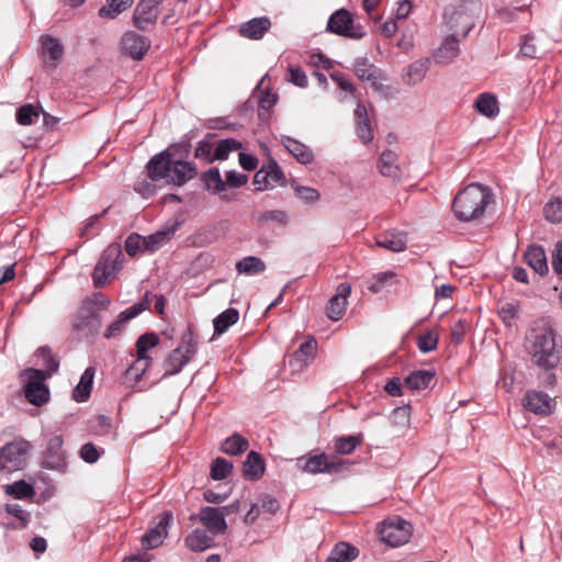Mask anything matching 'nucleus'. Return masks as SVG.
Here are the masks:
<instances>
[{
    "instance_id": "f257e3e1",
    "label": "nucleus",
    "mask_w": 562,
    "mask_h": 562,
    "mask_svg": "<svg viewBox=\"0 0 562 562\" xmlns=\"http://www.w3.org/2000/svg\"><path fill=\"white\" fill-rule=\"evenodd\" d=\"M147 175L153 181L164 180L175 186H183L198 175L194 164L172 159L168 150L155 155L147 164Z\"/></svg>"
},
{
    "instance_id": "f03ea898",
    "label": "nucleus",
    "mask_w": 562,
    "mask_h": 562,
    "mask_svg": "<svg viewBox=\"0 0 562 562\" xmlns=\"http://www.w3.org/2000/svg\"><path fill=\"white\" fill-rule=\"evenodd\" d=\"M527 350L532 362L542 369L559 364L561 350L555 344V334L550 327L532 328L527 336Z\"/></svg>"
},
{
    "instance_id": "7ed1b4c3",
    "label": "nucleus",
    "mask_w": 562,
    "mask_h": 562,
    "mask_svg": "<svg viewBox=\"0 0 562 562\" xmlns=\"http://www.w3.org/2000/svg\"><path fill=\"white\" fill-rule=\"evenodd\" d=\"M491 202L492 194L488 188L471 183L456 195L452 211L458 220L470 222L481 217Z\"/></svg>"
},
{
    "instance_id": "20e7f679",
    "label": "nucleus",
    "mask_w": 562,
    "mask_h": 562,
    "mask_svg": "<svg viewBox=\"0 0 562 562\" xmlns=\"http://www.w3.org/2000/svg\"><path fill=\"white\" fill-rule=\"evenodd\" d=\"M482 3L480 0H464L446 10V23L449 29L465 37L481 16Z\"/></svg>"
},
{
    "instance_id": "39448f33",
    "label": "nucleus",
    "mask_w": 562,
    "mask_h": 562,
    "mask_svg": "<svg viewBox=\"0 0 562 562\" xmlns=\"http://www.w3.org/2000/svg\"><path fill=\"white\" fill-rule=\"evenodd\" d=\"M124 255L121 245H109L94 267L92 273L93 285L95 288H102L109 281L113 280L116 273L122 269Z\"/></svg>"
},
{
    "instance_id": "423d86ee",
    "label": "nucleus",
    "mask_w": 562,
    "mask_h": 562,
    "mask_svg": "<svg viewBox=\"0 0 562 562\" xmlns=\"http://www.w3.org/2000/svg\"><path fill=\"white\" fill-rule=\"evenodd\" d=\"M346 464L347 462L345 460L339 459L335 454H327L325 452L315 456H304L297 460V467L301 471L310 474L338 473Z\"/></svg>"
},
{
    "instance_id": "0eeeda50",
    "label": "nucleus",
    "mask_w": 562,
    "mask_h": 562,
    "mask_svg": "<svg viewBox=\"0 0 562 562\" xmlns=\"http://www.w3.org/2000/svg\"><path fill=\"white\" fill-rule=\"evenodd\" d=\"M26 378L24 385V393L26 400L35 405L42 406L49 400V390L45 384V380L48 379V374L44 373L41 369H26L22 373Z\"/></svg>"
},
{
    "instance_id": "6e6552de",
    "label": "nucleus",
    "mask_w": 562,
    "mask_h": 562,
    "mask_svg": "<svg viewBox=\"0 0 562 562\" xmlns=\"http://www.w3.org/2000/svg\"><path fill=\"white\" fill-rule=\"evenodd\" d=\"M31 445L23 439L14 440L0 449V470L8 473L23 469Z\"/></svg>"
},
{
    "instance_id": "1a4fd4ad",
    "label": "nucleus",
    "mask_w": 562,
    "mask_h": 562,
    "mask_svg": "<svg viewBox=\"0 0 562 562\" xmlns=\"http://www.w3.org/2000/svg\"><path fill=\"white\" fill-rule=\"evenodd\" d=\"M380 540L390 547H398L408 541L412 535V526L400 517L385 519L379 527Z\"/></svg>"
},
{
    "instance_id": "9d476101",
    "label": "nucleus",
    "mask_w": 562,
    "mask_h": 562,
    "mask_svg": "<svg viewBox=\"0 0 562 562\" xmlns=\"http://www.w3.org/2000/svg\"><path fill=\"white\" fill-rule=\"evenodd\" d=\"M327 31L352 40H360L364 36L363 27L360 24H355L352 14L346 9H339L329 16Z\"/></svg>"
},
{
    "instance_id": "9b49d317",
    "label": "nucleus",
    "mask_w": 562,
    "mask_h": 562,
    "mask_svg": "<svg viewBox=\"0 0 562 562\" xmlns=\"http://www.w3.org/2000/svg\"><path fill=\"white\" fill-rule=\"evenodd\" d=\"M172 520L170 512H164L158 516V522L150 528L142 538L143 547L146 549H155L159 547L168 533V527Z\"/></svg>"
},
{
    "instance_id": "f8f14e48",
    "label": "nucleus",
    "mask_w": 562,
    "mask_h": 562,
    "mask_svg": "<svg viewBox=\"0 0 562 562\" xmlns=\"http://www.w3.org/2000/svg\"><path fill=\"white\" fill-rule=\"evenodd\" d=\"M522 403L526 409L542 416L550 415L555 406L554 400L539 391H528Z\"/></svg>"
},
{
    "instance_id": "ddd939ff",
    "label": "nucleus",
    "mask_w": 562,
    "mask_h": 562,
    "mask_svg": "<svg viewBox=\"0 0 562 562\" xmlns=\"http://www.w3.org/2000/svg\"><path fill=\"white\" fill-rule=\"evenodd\" d=\"M159 13V5L140 0L133 12V24L138 30L145 31L156 23Z\"/></svg>"
},
{
    "instance_id": "4468645a",
    "label": "nucleus",
    "mask_w": 562,
    "mask_h": 562,
    "mask_svg": "<svg viewBox=\"0 0 562 562\" xmlns=\"http://www.w3.org/2000/svg\"><path fill=\"white\" fill-rule=\"evenodd\" d=\"M351 293V285L342 282L337 286L336 294L327 304V316L331 321H339L346 312L347 299Z\"/></svg>"
},
{
    "instance_id": "2eb2a0df",
    "label": "nucleus",
    "mask_w": 562,
    "mask_h": 562,
    "mask_svg": "<svg viewBox=\"0 0 562 562\" xmlns=\"http://www.w3.org/2000/svg\"><path fill=\"white\" fill-rule=\"evenodd\" d=\"M200 521L207 528L212 535L224 533L227 525L225 521V513L215 507H203L200 510Z\"/></svg>"
},
{
    "instance_id": "dca6fc26",
    "label": "nucleus",
    "mask_w": 562,
    "mask_h": 562,
    "mask_svg": "<svg viewBox=\"0 0 562 562\" xmlns=\"http://www.w3.org/2000/svg\"><path fill=\"white\" fill-rule=\"evenodd\" d=\"M122 41L125 50L135 60L142 59L150 47V42L146 36L134 32H127Z\"/></svg>"
},
{
    "instance_id": "f3484780",
    "label": "nucleus",
    "mask_w": 562,
    "mask_h": 562,
    "mask_svg": "<svg viewBox=\"0 0 562 562\" xmlns=\"http://www.w3.org/2000/svg\"><path fill=\"white\" fill-rule=\"evenodd\" d=\"M271 27V21L267 16L251 19L239 26L240 36L249 40H261Z\"/></svg>"
},
{
    "instance_id": "a211bd4d",
    "label": "nucleus",
    "mask_w": 562,
    "mask_h": 562,
    "mask_svg": "<svg viewBox=\"0 0 562 562\" xmlns=\"http://www.w3.org/2000/svg\"><path fill=\"white\" fill-rule=\"evenodd\" d=\"M526 263L539 276L548 273V262L544 249L541 246H529L524 255Z\"/></svg>"
},
{
    "instance_id": "6ab92c4d",
    "label": "nucleus",
    "mask_w": 562,
    "mask_h": 562,
    "mask_svg": "<svg viewBox=\"0 0 562 562\" xmlns=\"http://www.w3.org/2000/svg\"><path fill=\"white\" fill-rule=\"evenodd\" d=\"M375 244L381 248L398 252L406 248V237L401 232H385L375 237Z\"/></svg>"
},
{
    "instance_id": "aec40b11",
    "label": "nucleus",
    "mask_w": 562,
    "mask_h": 562,
    "mask_svg": "<svg viewBox=\"0 0 562 562\" xmlns=\"http://www.w3.org/2000/svg\"><path fill=\"white\" fill-rule=\"evenodd\" d=\"M282 144L299 162L303 165H308L314 160L313 151L303 143L292 137L285 136L282 139Z\"/></svg>"
},
{
    "instance_id": "412c9836",
    "label": "nucleus",
    "mask_w": 562,
    "mask_h": 562,
    "mask_svg": "<svg viewBox=\"0 0 562 562\" xmlns=\"http://www.w3.org/2000/svg\"><path fill=\"white\" fill-rule=\"evenodd\" d=\"M64 439L59 435L53 436L46 448L45 463L50 469H57L64 462Z\"/></svg>"
},
{
    "instance_id": "4be33fe9",
    "label": "nucleus",
    "mask_w": 562,
    "mask_h": 562,
    "mask_svg": "<svg viewBox=\"0 0 562 562\" xmlns=\"http://www.w3.org/2000/svg\"><path fill=\"white\" fill-rule=\"evenodd\" d=\"M243 473L247 480L257 481L265 473V462L259 453L250 451L243 464Z\"/></svg>"
},
{
    "instance_id": "5701e85b",
    "label": "nucleus",
    "mask_w": 562,
    "mask_h": 562,
    "mask_svg": "<svg viewBox=\"0 0 562 562\" xmlns=\"http://www.w3.org/2000/svg\"><path fill=\"white\" fill-rule=\"evenodd\" d=\"M379 171L384 177L398 178L401 176V167L398 156L392 150H384L378 162Z\"/></svg>"
},
{
    "instance_id": "b1692460",
    "label": "nucleus",
    "mask_w": 562,
    "mask_h": 562,
    "mask_svg": "<svg viewBox=\"0 0 562 562\" xmlns=\"http://www.w3.org/2000/svg\"><path fill=\"white\" fill-rule=\"evenodd\" d=\"M460 35L452 32L448 35L441 46L437 49L435 58L440 63H447L456 58L459 54L458 43L462 40Z\"/></svg>"
},
{
    "instance_id": "393cba45",
    "label": "nucleus",
    "mask_w": 562,
    "mask_h": 562,
    "mask_svg": "<svg viewBox=\"0 0 562 562\" xmlns=\"http://www.w3.org/2000/svg\"><path fill=\"white\" fill-rule=\"evenodd\" d=\"M355 115L357 117V135L362 143L368 144L373 139V132L368 117L367 108L359 103L355 110Z\"/></svg>"
},
{
    "instance_id": "a878e982",
    "label": "nucleus",
    "mask_w": 562,
    "mask_h": 562,
    "mask_svg": "<svg viewBox=\"0 0 562 562\" xmlns=\"http://www.w3.org/2000/svg\"><path fill=\"white\" fill-rule=\"evenodd\" d=\"M95 370L92 367H89L82 373L79 383L75 387L72 392V397L76 402H86L92 390L93 378Z\"/></svg>"
},
{
    "instance_id": "bb28decb",
    "label": "nucleus",
    "mask_w": 562,
    "mask_h": 562,
    "mask_svg": "<svg viewBox=\"0 0 562 562\" xmlns=\"http://www.w3.org/2000/svg\"><path fill=\"white\" fill-rule=\"evenodd\" d=\"M42 52L52 61L49 65L56 67L57 63L64 55V47L60 42L50 35L41 37Z\"/></svg>"
},
{
    "instance_id": "cd10ccee",
    "label": "nucleus",
    "mask_w": 562,
    "mask_h": 562,
    "mask_svg": "<svg viewBox=\"0 0 562 562\" xmlns=\"http://www.w3.org/2000/svg\"><path fill=\"white\" fill-rule=\"evenodd\" d=\"M190 360V355L183 352L182 348L173 349L165 360V375L179 373Z\"/></svg>"
},
{
    "instance_id": "c85d7f7f",
    "label": "nucleus",
    "mask_w": 562,
    "mask_h": 562,
    "mask_svg": "<svg viewBox=\"0 0 562 562\" xmlns=\"http://www.w3.org/2000/svg\"><path fill=\"white\" fill-rule=\"evenodd\" d=\"M429 64H430L429 58H420V59L412 63L406 68V71L404 75V81L411 86H414V85L420 82L424 79V77L429 68Z\"/></svg>"
},
{
    "instance_id": "c756f323",
    "label": "nucleus",
    "mask_w": 562,
    "mask_h": 562,
    "mask_svg": "<svg viewBox=\"0 0 562 562\" xmlns=\"http://www.w3.org/2000/svg\"><path fill=\"white\" fill-rule=\"evenodd\" d=\"M475 109L476 111L488 117L493 119L497 116L499 112L498 102L495 95L492 93H481L475 101Z\"/></svg>"
},
{
    "instance_id": "7c9ffc66",
    "label": "nucleus",
    "mask_w": 562,
    "mask_h": 562,
    "mask_svg": "<svg viewBox=\"0 0 562 562\" xmlns=\"http://www.w3.org/2000/svg\"><path fill=\"white\" fill-rule=\"evenodd\" d=\"M397 274L393 271H383L373 274L367 280V288L372 293H379L384 288L397 283Z\"/></svg>"
},
{
    "instance_id": "2f4dec72",
    "label": "nucleus",
    "mask_w": 562,
    "mask_h": 562,
    "mask_svg": "<svg viewBox=\"0 0 562 562\" xmlns=\"http://www.w3.org/2000/svg\"><path fill=\"white\" fill-rule=\"evenodd\" d=\"M214 539L205 530L195 529L186 538V546L192 551H204L211 548Z\"/></svg>"
},
{
    "instance_id": "473e14b6",
    "label": "nucleus",
    "mask_w": 562,
    "mask_h": 562,
    "mask_svg": "<svg viewBox=\"0 0 562 562\" xmlns=\"http://www.w3.org/2000/svg\"><path fill=\"white\" fill-rule=\"evenodd\" d=\"M353 70L360 80H367L375 85L381 78L379 69L370 64L367 58H359L356 60Z\"/></svg>"
},
{
    "instance_id": "72a5a7b5",
    "label": "nucleus",
    "mask_w": 562,
    "mask_h": 562,
    "mask_svg": "<svg viewBox=\"0 0 562 562\" xmlns=\"http://www.w3.org/2000/svg\"><path fill=\"white\" fill-rule=\"evenodd\" d=\"M239 319V312L234 308H227L222 312L214 321V336H221L224 334L231 326L236 324Z\"/></svg>"
},
{
    "instance_id": "f704fd0d",
    "label": "nucleus",
    "mask_w": 562,
    "mask_h": 562,
    "mask_svg": "<svg viewBox=\"0 0 562 562\" xmlns=\"http://www.w3.org/2000/svg\"><path fill=\"white\" fill-rule=\"evenodd\" d=\"M134 1L135 0H109L106 5L99 9L98 14L102 19H116L121 13L128 10Z\"/></svg>"
},
{
    "instance_id": "c9c22d12",
    "label": "nucleus",
    "mask_w": 562,
    "mask_h": 562,
    "mask_svg": "<svg viewBox=\"0 0 562 562\" xmlns=\"http://www.w3.org/2000/svg\"><path fill=\"white\" fill-rule=\"evenodd\" d=\"M316 349H317L316 340L313 337H310L290 357V360H289L290 364L293 366V362H299L301 364H306L310 360H312L315 357Z\"/></svg>"
},
{
    "instance_id": "e433bc0d",
    "label": "nucleus",
    "mask_w": 562,
    "mask_h": 562,
    "mask_svg": "<svg viewBox=\"0 0 562 562\" xmlns=\"http://www.w3.org/2000/svg\"><path fill=\"white\" fill-rule=\"evenodd\" d=\"M363 441L361 434L342 436L335 439L334 448L336 453L347 456L352 453Z\"/></svg>"
},
{
    "instance_id": "4c0bfd02",
    "label": "nucleus",
    "mask_w": 562,
    "mask_h": 562,
    "mask_svg": "<svg viewBox=\"0 0 562 562\" xmlns=\"http://www.w3.org/2000/svg\"><path fill=\"white\" fill-rule=\"evenodd\" d=\"M357 554L358 550L355 547L339 542L334 547L326 562H350L356 559Z\"/></svg>"
},
{
    "instance_id": "58836bf2",
    "label": "nucleus",
    "mask_w": 562,
    "mask_h": 562,
    "mask_svg": "<svg viewBox=\"0 0 562 562\" xmlns=\"http://www.w3.org/2000/svg\"><path fill=\"white\" fill-rule=\"evenodd\" d=\"M249 442L239 434H234L222 443L221 450L229 456H238L247 450Z\"/></svg>"
},
{
    "instance_id": "ea45409f",
    "label": "nucleus",
    "mask_w": 562,
    "mask_h": 562,
    "mask_svg": "<svg viewBox=\"0 0 562 562\" xmlns=\"http://www.w3.org/2000/svg\"><path fill=\"white\" fill-rule=\"evenodd\" d=\"M236 270L239 273L254 276L263 272L266 270V265L260 258L248 256L236 263Z\"/></svg>"
},
{
    "instance_id": "a19ab883",
    "label": "nucleus",
    "mask_w": 562,
    "mask_h": 562,
    "mask_svg": "<svg viewBox=\"0 0 562 562\" xmlns=\"http://www.w3.org/2000/svg\"><path fill=\"white\" fill-rule=\"evenodd\" d=\"M257 224L263 227H269L272 224L285 225L288 223V215L281 210H271L258 213L256 217Z\"/></svg>"
},
{
    "instance_id": "79ce46f5",
    "label": "nucleus",
    "mask_w": 562,
    "mask_h": 562,
    "mask_svg": "<svg viewBox=\"0 0 562 562\" xmlns=\"http://www.w3.org/2000/svg\"><path fill=\"white\" fill-rule=\"evenodd\" d=\"M159 344V337L155 333H146L140 335L136 340V353L142 363L145 357H149L147 352Z\"/></svg>"
},
{
    "instance_id": "37998d69",
    "label": "nucleus",
    "mask_w": 562,
    "mask_h": 562,
    "mask_svg": "<svg viewBox=\"0 0 562 562\" xmlns=\"http://www.w3.org/2000/svg\"><path fill=\"white\" fill-rule=\"evenodd\" d=\"M432 379L434 373L430 371H414L405 379V385L411 390H424L429 385Z\"/></svg>"
},
{
    "instance_id": "c03bdc74",
    "label": "nucleus",
    "mask_w": 562,
    "mask_h": 562,
    "mask_svg": "<svg viewBox=\"0 0 562 562\" xmlns=\"http://www.w3.org/2000/svg\"><path fill=\"white\" fill-rule=\"evenodd\" d=\"M36 357L41 360V366L44 368V373L50 376L58 370L59 363L52 353L48 347H41L36 351Z\"/></svg>"
},
{
    "instance_id": "a18cd8bd",
    "label": "nucleus",
    "mask_w": 562,
    "mask_h": 562,
    "mask_svg": "<svg viewBox=\"0 0 562 562\" xmlns=\"http://www.w3.org/2000/svg\"><path fill=\"white\" fill-rule=\"evenodd\" d=\"M102 319L98 313H90L88 316L82 318L80 322L75 323L77 330L87 331L89 335H95L101 328Z\"/></svg>"
},
{
    "instance_id": "49530a36",
    "label": "nucleus",
    "mask_w": 562,
    "mask_h": 562,
    "mask_svg": "<svg viewBox=\"0 0 562 562\" xmlns=\"http://www.w3.org/2000/svg\"><path fill=\"white\" fill-rule=\"evenodd\" d=\"M240 143L233 138H226L220 140L214 147L213 158L214 160H225L232 151L240 148Z\"/></svg>"
},
{
    "instance_id": "de8ad7c7",
    "label": "nucleus",
    "mask_w": 562,
    "mask_h": 562,
    "mask_svg": "<svg viewBox=\"0 0 562 562\" xmlns=\"http://www.w3.org/2000/svg\"><path fill=\"white\" fill-rule=\"evenodd\" d=\"M202 181L204 182L207 190H212L214 193L222 192L225 190V182L222 180L220 170L217 168H211L202 175Z\"/></svg>"
},
{
    "instance_id": "09e8293b",
    "label": "nucleus",
    "mask_w": 562,
    "mask_h": 562,
    "mask_svg": "<svg viewBox=\"0 0 562 562\" xmlns=\"http://www.w3.org/2000/svg\"><path fill=\"white\" fill-rule=\"evenodd\" d=\"M265 168L268 172L270 188L283 187L286 183L284 172L274 159H270Z\"/></svg>"
},
{
    "instance_id": "8fccbe9b",
    "label": "nucleus",
    "mask_w": 562,
    "mask_h": 562,
    "mask_svg": "<svg viewBox=\"0 0 562 562\" xmlns=\"http://www.w3.org/2000/svg\"><path fill=\"white\" fill-rule=\"evenodd\" d=\"M133 319V317L125 310L121 312L117 318L112 322L104 331V337L106 339L115 338L122 334L125 328L126 322Z\"/></svg>"
},
{
    "instance_id": "3c124183",
    "label": "nucleus",
    "mask_w": 562,
    "mask_h": 562,
    "mask_svg": "<svg viewBox=\"0 0 562 562\" xmlns=\"http://www.w3.org/2000/svg\"><path fill=\"white\" fill-rule=\"evenodd\" d=\"M233 471V464L224 458H216L211 465V477L213 480H224Z\"/></svg>"
},
{
    "instance_id": "603ef678",
    "label": "nucleus",
    "mask_w": 562,
    "mask_h": 562,
    "mask_svg": "<svg viewBox=\"0 0 562 562\" xmlns=\"http://www.w3.org/2000/svg\"><path fill=\"white\" fill-rule=\"evenodd\" d=\"M5 492L18 499L29 498L35 494L33 486L25 481H18L11 485H7Z\"/></svg>"
},
{
    "instance_id": "864d4df0",
    "label": "nucleus",
    "mask_w": 562,
    "mask_h": 562,
    "mask_svg": "<svg viewBox=\"0 0 562 562\" xmlns=\"http://www.w3.org/2000/svg\"><path fill=\"white\" fill-rule=\"evenodd\" d=\"M40 117V110L33 104H24L16 111V121L21 125H32Z\"/></svg>"
},
{
    "instance_id": "5fc2aeb1",
    "label": "nucleus",
    "mask_w": 562,
    "mask_h": 562,
    "mask_svg": "<svg viewBox=\"0 0 562 562\" xmlns=\"http://www.w3.org/2000/svg\"><path fill=\"white\" fill-rule=\"evenodd\" d=\"M546 218L552 223L562 222V199H551L543 209Z\"/></svg>"
},
{
    "instance_id": "6e6d98bb",
    "label": "nucleus",
    "mask_w": 562,
    "mask_h": 562,
    "mask_svg": "<svg viewBox=\"0 0 562 562\" xmlns=\"http://www.w3.org/2000/svg\"><path fill=\"white\" fill-rule=\"evenodd\" d=\"M437 345L438 334L436 330H428L427 333L420 335L417 340V347L424 353L435 350Z\"/></svg>"
},
{
    "instance_id": "4d7b16f0",
    "label": "nucleus",
    "mask_w": 562,
    "mask_h": 562,
    "mask_svg": "<svg viewBox=\"0 0 562 562\" xmlns=\"http://www.w3.org/2000/svg\"><path fill=\"white\" fill-rule=\"evenodd\" d=\"M196 336L194 335L191 328H188V330L182 334L181 341L178 348H182L183 352L190 355V358H192L196 351Z\"/></svg>"
},
{
    "instance_id": "13d9d810",
    "label": "nucleus",
    "mask_w": 562,
    "mask_h": 562,
    "mask_svg": "<svg viewBox=\"0 0 562 562\" xmlns=\"http://www.w3.org/2000/svg\"><path fill=\"white\" fill-rule=\"evenodd\" d=\"M213 154L214 145L207 140H201L198 143L194 157L198 159H203L205 162L210 164L214 161Z\"/></svg>"
},
{
    "instance_id": "bf43d9fd",
    "label": "nucleus",
    "mask_w": 562,
    "mask_h": 562,
    "mask_svg": "<svg viewBox=\"0 0 562 562\" xmlns=\"http://www.w3.org/2000/svg\"><path fill=\"white\" fill-rule=\"evenodd\" d=\"M292 187H293V190H294L296 196L305 202H310V203L317 202L321 198L319 192L314 188L299 186V184H293Z\"/></svg>"
},
{
    "instance_id": "052dcab7",
    "label": "nucleus",
    "mask_w": 562,
    "mask_h": 562,
    "mask_svg": "<svg viewBox=\"0 0 562 562\" xmlns=\"http://www.w3.org/2000/svg\"><path fill=\"white\" fill-rule=\"evenodd\" d=\"M177 226L172 229L160 231L149 236L146 246L150 248V250H156L164 243H166L172 234H175Z\"/></svg>"
},
{
    "instance_id": "680f3d73",
    "label": "nucleus",
    "mask_w": 562,
    "mask_h": 562,
    "mask_svg": "<svg viewBox=\"0 0 562 562\" xmlns=\"http://www.w3.org/2000/svg\"><path fill=\"white\" fill-rule=\"evenodd\" d=\"M146 244L147 239H144L140 235L133 233L125 240V250L130 256L134 257L142 246Z\"/></svg>"
},
{
    "instance_id": "e2e57ef3",
    "label": "nucleus",
    "mask_w": 562,
    "mask_h": 562,
    "mask_svg": "<svg viewBox=\"0 0 562 562\" xmlns=\"http://www.w3.org/2000/svg\"><path fill=\"white\" fill-rule=\"evenodd\" d=\"M151 358L145 357L144 361L139 362V357L137 356L136 361L127 369V374L133 375L135 380H139L145 371L150 367Z\"/></svg>"
},
{
    "instance_id": "0e129e2a",
    "label": "nucleus",
    "mask_w": 562,
    "mask_h": 562,
    "mask_svg": "<svg viewBox=\"0 0 562 562\" xmlns=\"http://www.w3.org/2000/svg\"><path fill=\"white\" fill-rule=\"evenodd\" d=\"M153 299H154V294H151L150 292H146L143 300L139 303L134 304L133 306L126 308V311L134 318L137 315H139L142 312L149 310Z\"/></svg>"
},
{
    "instance_id": "69168bd1",
    "label": "nucleus",
    "mask_w": 562,
    "mask_h": 562,
    "mask_svg": "<svg viewBox=\"0 0 562 562\" xmlns=\"http://www.w3.org/2000/svg\"><path fill=\"white\" fill-rule=\"evenodd\" d=\"M5 510L8 514L15 516L20 520V527L25 528L29 524V513H26L22 507L18 504H9L5 506Z\"/></svg>"
},
{
    "instance_id": "338daca9",
    "label": "nucleus",
    "mask_w": 562,
    "mask_h": 562,
    "mask_svg": "<svg viewBox=\"0 0 562 562\" xmlns=\"http://www.w3.org/2000/svg\"><path fill=\"white\" fill-rule=\"evenodd\" d=\"M80 457L88 463H94L98 461L100 454L97 447L91 443H85L80 449Z\"/></svg>"
},
{
    "instance_id": "774afa93",
    "label": "nucleus",
    "mask_w": 562,
    "mask_h": 562,
    "mask_svg": "<svg viewBox=\"0 0 562 562\" xmlns=\"http://www.w3.org/2000/svg\"><path fill=\"white\" fill-rule=\"evenodd\" d=\"M289 81L301 88L307 86V77L305 72L299 67H289Z\"/></svg>"
}]
</instances>
